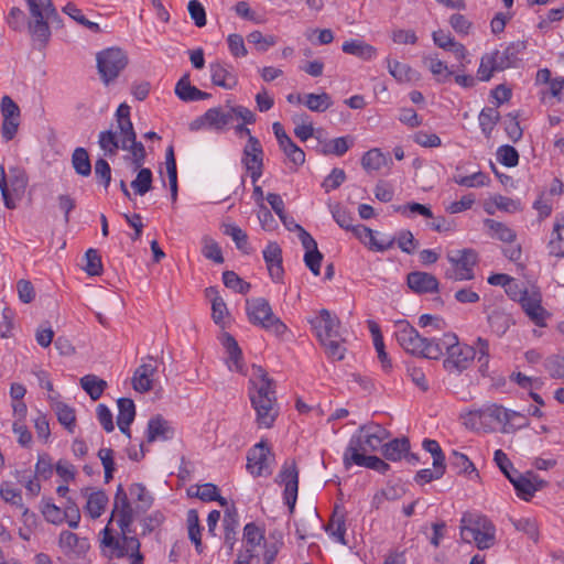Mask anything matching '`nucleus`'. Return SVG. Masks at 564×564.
I'll return each mask as SVG.
<instances>
[{
    "mask_svg": "<svg viewBox=\"0 0 564 564\" xmlns=\"http://www.w3.org/2000/svg\"><path fill=\"white\" fill-rule=\"evenodd\" d=\"M249 398L260 429H270L279 415L273 381L260 366H252Z\"/></svg>",
    "mask_w": 564,
    "mask_h": 564,
    "instance_id": "obj_1",
    "label": "nucleus"
},
{
    "mask_svg": "<svg viewBox=\"0 0 564 564\" xmlns=\"http://www.w3.org/2000/svg\"><path fill=\"white\" fill-rule=\"evenodd\" d=\"M395 327V339L406 352L427 359L436 360L440 358L437 339H429L421 336L408 322H399Z\"/></svg>",
    "mask_w": 564,
    "mask_h": 564,
    "instance_id": "obj_2",
    "label": "nucleus"
},
{
    "mask_svg": "<svg viewBox=\"0 0 564 564\" xmlns=\"http://www.w3.org/2000/svg\"><path fill=\"white\" fill-rule=\"evenodd\" d=\"M440 358L445 354L444 367L448 371L462 372L475 359V351L469 345L460 344L456 334L447 333L437 338Z\"/></svg>",
    "mask_w": 564,
    "mask_h": 564,
    "instance_id": "obj_3",
    "label": "nucleus"
},
{
    "mask_svg": "<svg viewBox=\"0 0 564 564\" xmlns=\"http://www.w3.org/2000/svg\"><path fill=\"white\" fill-rule=\"evenodd\" d=\"M460 536L467 542H475L479 550L491 547L496 541V528L485 516L466 513L462 518Z\"/></svg>",
    "mask_w": 564,
    "mask_h": 564,
    "instance_id": "obj_4",
    "label": "nucleus"
},
{
    "mask_svg": "<svg viewBox=\"0 0 564 564\" xmlns=\"http://www.w3.org/2000/svg\"><path fill=\"white\" fill-rule=\"evenodd\" d=\"M30 20L28 30L33 41L46 44L51 37L50 20L56 15L52 0H25Z\"/></svg>",
    "mask_w": 564,
    "mask_h": 564,
    "instance_id": "obj_5",
    "label": "nucleus"
},
{
    "mask_svg": "<svg viewBox=\"0 0 564 564\" xmlns=\"http://www.w3.org/2000/svg\"><path fill=\"white\" fill-rule=\"evenodd\" d=\"M246 313L252 325L259 326L278 337H283L288 332L286 325L274 315L270 303L263 297L247 300Z\"/></svg>",
    "mask_w": 564,
    "mask_h": 564,
    "instance_id": "obj_6",
    "label": "nucleus"
},
{
    "mask_svg": "<svg viewBox=\"0 0 564 564\" xmlns=\"http://www.w3.org/2000/svg\"><path fill=\"white\" fill-rule=\"evenodd\" d=\"M389 437V432L381 425L361 426L355 433L345 449L344 456H352L356 454H368L383 448V442Z\"/></svg>",
    "mask_w": 564,
    "mask_h": 564,
    "instance_id": "obj_7",
    "label": "nucleus"
},
{
    "mask_svg": "<svg viewBox=\"0 0 564 564\" xmlns=\"http://www.w3.org/2000/svg\"><path fill=\"white\" fill-rule=\"evenodd\" d=\"M97 69L101 82L108 86L113 83L127 67L129 58L119 47H108L96 55Z\"/></svg>",
    "mask_w": 564,
    "mask_h": 564,
    "instance_id": "obj_8",
    "label": "nucleus"
},
{
    "mask_svg": "<svg viewBox=\"0 0 564 564\" xmlns=\"http://www.w3.org/2000/svg\"><path fill=\"white\" fill-rule=\"evenodd\" d=\"M446 258L451 268L445 271V278L453 281H467L475 276L474 268L478 257L473 249L449 250Z\"/></svg>",
    "mask_w": 564,
    "mask_h": 564,
    "instance_id": "obj_9",
    "label": "nucleus"
},
{
    "mask_svg": "<svg viewBox=\"0 0 564 564\" xmlns=\"http://www.w3.org/2000/svg\"><path fill=\"white\" fill-rule=\"evenodd\" d=\"M7 176L4 167L0 165V174L2 175V198L4 206L9 209L17 207V200L22 197L28 185V176L24 171L12 167Z\"/></svg>",
    "mask_w": 564,
    "mask_h": 564,
    "instance_id": "obj_10",
    "label": "nucleus"
},
{
    "mask_svg": "<svg viewBox=\"0 0 564 564\" xmlns=\"http://www.w3.org/2000/svg\"><path fill=\"white\" fill-rule=\"evenodd\" d=\"M275 482L284 486L283 499L290 512H293L299 491V470L294 460L284 462Z\"/></svg>",
    "mask_w": 564,
    "mask_h": 564,
    "instance_id": "obj_11",
    "label": "nucleus"
},
{
    "mask_svg": "<svg viewBox=\"0 0 564 564\" xmlns=\"http://www.w3.org/2000/svg\"><path fill=\"white\" fill-rule=\"evenodd\" d=\"M241 163L250 174L252 183L256 184L263 172V149L253 135H250L243 148Z\"/></svg>",
    "mask_w": 564,
    "mask_h": 564,
    "instance_id": "obj_12",
    "label": "nucleus"
},
{
    "mask_svg": "<svg viewBox=\"0 0 564 564\" xmlns=\"http://www.w3.org/2000/svg\"><path fill=\"white\" fill-rule=\"evenodd\" d=\"M273 454L264 442L256 444L248 453L247 469L254 477L269 476L272 473Z\"/></svg>",
    "mask_w": 564,
    "mask_h": 564,
    "instance_id": "obj_13",
    "label": "nucleus"
},
{
    "mask_svg": "<svg viewBox=\"0 0 564 564\" xmlns=\"http://www.w3.org/2000/svg\"><path fill=\"white\" fill-rule=\"evenodd\" d=\"M519 303L527 316L539 327H545L550 313L542 306V295L536 290L525 289L519 297Z\"/></svg>",
    "mask_w": 564,
    "mask_h": 564,
    "instance_id": "obj_14",
    "label": "nucleus"
},
{
    "mask_svg": "<svg viewBox=\"0 0 564 564\" xmlns=\"http://www.w3.org/2000/svg\"><path fill=\"white\" fill-rule=\"evenodd\" d=\"M134 512L135 510L129 501L128 492L124 490L122 485H119L113 498L111 519L117 518V522L122 534L131 532L130 527L134 521Z\"/></svg>",
    "mask_w": 564,
    "mask_h": 564,
    "instance_id": "obj_15",
    "label": "nucleus"
},
{
    "mask_svg": "<svg viewBox=\"0 0 564 564\" xmlns=\"http://www.w3.org/2000/svg\"><path fill=\"white\" fill-rule=\"evenodd\" d=\"M0 110L2 115V138L6 141H11L18 133L20 127V107L10 96H3L1 99Z\"/></svg>",
    "mask_w": 564,
    "mask_h": 564,
    "instance_id": "obj_16",
    "label": "nucleus"
},
{
    "mask_svg": "<svg viewBox=\"0 0 564 564\" xmlns=\"http://www.w3.org/2000/svg\"><path fill=\"white\" fill-rule=\"evenodd\" d=\"M231 122V112L220 107L208 109L204 115L197 117L189 124L192 131L202 129H210L217 132L224 131L225 128Z\"/></svg>",
    "mask_w": 564,
    "mask_h": 564,
    "instance_id": "obj_17",
    "label": "nucleus"
},
{
    "mask_svg": "<svg viewBox=\"0 0 564 564\" xmlns=\"http://www.w3.org/2000/svg\"><path fill=\"white\" fill-rule=\"evenodd\" d=\"M507 410L502 405L486 404L482 408L470 412V420L478 422L480 425L488 430H496L500 427L503 430L507 420Z\"/></svg>",
    "mask_w": 564,
    "mask_h": 564,
    "instance_id": "obj_18",
    "label": "nucleus"
},
{
    "mask_svg": "<svg viewBox=\"0 0 564 564\" xmlns=\"http://www.w3.org/2000/svg\"><path fill=\"white\" fill-rule=\"evenodd\" d=\"M319 343L340 335V322L328 310L323 308L310 321Z\"/></svg>",
    "mask_w": 564,
    "mask_h": 564,
    "instance_id": "obj_19",
    "label": "nucleus"
},
{
    "mask_svg": "<svg viewBox=\"0 0 564 564\" xmlns=\"http://www.w3.org/2000/svg\"><path fill=\"white\" fill-rule=\"evenodd\" d=\"M156 372L158 366L154 358L151 356L143 358L141 365L133 373V389L141 393L150 391L153 387V380Z\"/></svg>",
    "mask_w": 564,
    "mask_h": 564,
    "instance_id": "obj_20",
    "label": "nucleus"
},
{
    "mask_svg": "<svg viewBox=\"0 0 564 564\" xmlns=\"http://www.w3.org/2000/svg\"><path fill=\"white\" fill-rule=\"evenodd\" d=\"M409 288L415 293H434L438 290L437 279L427 272L414 271L408 274Z\"/></svg>",
    "mask_w": 564,
    "mask_h": 564,
    "instance_id": "obj_21",
    "label": "nucleus"
},
{
    "mask_svg": "<svg viewBox=\"0 0 564 564\" xmlns=\"http://www.w3.org/2000/svg\"><path fill=\"white\" fill-rule=\"evenodd\" d=\"M263 258L273 281L279 282L284 273L282 267V250L276 242H270L263 250Z\"/></svg>",
    "mask_w": 564,
    "mask_h": 564,
    "instance_id": "obj_22",
    "label": "nucleus"
},
{
    "mask_svg": "<svg viewBox=\"0 0 564 564\" xmlns=\"http://www.w3.org/2000/svg\"><path fill=\"white\" fill-rule=\"evenodd\" d=\"M58 545L66 555H83L89 549V542L86 538H79L77 534L64 530L59 534Z\"/></svg>",
    "mask_w": 564,
    "mask_h": 564,
    "instance_id": "obj_23",
    "label": "nucleus"
},
{
    "mask_svg": "<svg viewBox=\"0 0 564 564\" xmlns=\"http://www.w3.org/2000/svg\"><path fill=\"white\" fill-rule=\"evenodd\" d=\"M212 82L225 89H231L237 84V77L232 73V67L221 62H215L209 65Z\"/></svg>",
    "mask_w": 564,
    "mask_h": 564,
    "instance_id": "obj_24",
    "label": "nucleus"
},
{
    "mask_svg": "<svg viewBox=\"0 0 564 564\" xmlns=\"http://www.w3.org/2000/svg\"><path fill=\"white\" fill-rule=\"evenodd\" d=\"M344 464L348 468L351 465H357L360 467H366L381 474H384L389 470V465L383 462L381 458L371 455L365 454H356L352 456H344Z\"/></svg>",
    "mask_w": 564,
    "mask_h": 564,
    "instance_id": "obj_25",
    "label": "nucleus"
},
{
    "mask_svg": "<svg viewBox=\"0 0 564 564\" xmlns=\"http://www.w3.org/2000/svg\"><path fill=\"white\" fill-rule=\"evenodd\" d=\"M432 36L435 45L443 50L452 52L457 59L460 61L466 57V47L462 43L456 42L449 33L443 30H438L434 31Z\"/></svg>",
    "mask_w": 564,
    "mask_h": 564,
    "instance_id": "obj_26",
    "label": "nucleus"
},
{
    "mask_svg": "<svg viewBox=\"0 0 564 564\" xmlns=\"http://www.w3.org/2000/svg\"><path fill=\"white\" fill-rule=\"evenodd\" d=\"M118 416L117 424L119 430L131 437L129 426L133 422L135 416V405L131 399L121 398L118 400Z\"/></svg>",
    "mask_w": 564,
    "mask_h": 564,
    "instance_id": "obj_27",
    "label": "nucleus"
},
{
    "mask_svg": "<svg viewBox=\"0 0 564 564\" xmlns=\"http://www.w3.org/2000/svg\"><path fill=\"white\" fill-rule=\"evenodd\" d=\"M525 48L523 42H513L508 44L502 51L495 50L492 53L497 57L498 64L502 70L512 67L519 61V55Z\"/></svg>",
    "mask_w": 564,
    "mask_h": 564,
    "instance_id": "obj_28",
    "label": "nucleus"
},
{
    "mask_svg": "<svg viewBox=\"0 0 564 564\" xmlns=\"http://www.w3.org/2000/svg\"><path fill=\"white\" fill-rule=\"evenodd\" d=\"M361 165L368 172L379 171L382 167L391 166L392 160L389 153H383L380 149L373 148L362 155Z\"/></svg>",
    "mask_w": 564,
    "mask_h": 564,
    "instance_id": "obj_29",
    "label": "nucleus"
},
{
    "mask_svg": "<svg viewBox=\"0 0 564 564\" xmlns=\"http://www.w3.org/2000/svg\"><path fill=\"white\" fill-rule=\"evenodd\" d=\"M341 50L344 53L354 55L364 61H371L377 56V48L375 46L358 39L346 41Z\"/></svg>",
    "mask_w": 564,
    "mask_h": 564,
    "instance_id": "obj_30",
    "label": "nucleus"
},
{
    "mask_svg": "<svg viewBox=\"0 0 564 564\" xmlns=\"http://www.w3.org/2000/svg\"><path fill=\"white\" fill-rule=\"evenodd\" d=\"M175 94L183 101H196L209 98V94L199 90L189 83V76L184 75L175 85Z\"/></svg>",
    "mask_w": 564,
    "mask_h": 564,
    "instance_id": "obj_31",
    "label": "nucleus"
},
{
    "mask_svg": "<svg viewBox=\"0 0 564 564\" xmlns=\"http://www.w3.org/2000/svg\"><path fill=\"white\" fill-rule=\"evenodd\" d=\"M173 431L167 421L161 416L150 419L148 422L147 441L152 443L155 441H166L172 437Z\"/></svg>",
    "mask_w": 564,
    "mask_h": 564,
    "instance_id": "obj_32",
    "label": "nucleus"
},
{
    "mask_svg": "<svg viewBox=\"0 0 564 564\" xmlns=\"http://www.w3.org/2000/svg\"><path fill=\"white\" fill-rule=\"evenodd\" d=\"M491 332L497 336H503L511 325L514 324L512 316L505 310L496 308L487 317Z\"/></svg>",
    "mask_w": 564,
    "mask_h": 564,
    "instance_id": "obj_33",
    "label": "nucleus"
},
{
    "mask_svg": "<svg viewBox=\"0 0 564 564\" xmlns=\"http://www.w3.org/2000/svg\"><path fill=\"white\" fill-rule=\"evenodd\" d=\"M547 251L550 256L556 258H564V217L556 220L551 232V238L547 243Z\"/></svg>",
    "mask_w": 564,
    "mask_h": 564,
    "instance_id": "obj_34",
    "label": "nucleus"
},
{
    "mask_svg": "<svg viewBox=\"0 0 564 564\" xmlns=\"http://www.w3.org/2000/svg\"><path fill=\"white\" fill-rule=\"evenodd\" d=\"M484 224L487 227L488 234L491 238L498 239L506 243H512L517 238L516 231L503 223L487 218L485 219Z\"/></svg>",
    "mask_w": 564,
    "mask_h": 564,
    "instance_id": "obj_35",
    "label": "nucleus"
},
{
    "mask_svg": "<svg viewBox=\"0 0 564 564\" xmlns=\"http://www.w3.org/2000/svg\"><path fill=\"white\" fill-rule=\"evenodd\" d=\"M108 503V496L102 490L93 491L87 495V502L85 506V511L89 514L90 518L97 519L99 518Z\"/></svg>",
    "mask_w": 564,
    "mask_h": 564,
    "instance_id": "obj_36",
    "label": "nucleus"
},
{
    "mask_svg": "<svg viewBox=\"0 0 564 564\" xmlns=\"http://www.w3.org/2000/svg\"><path fill=\"white\" fill-rule=\"evenodd\" d=\"M223 344L226 347L227 352L229 355L227 361L228 368L231 371L241 372L243 369V365L241 361V350L238 346V343L231 335L225 334Z\"/></svg>",
    "mask_w": 564,
    "mask_h": 564,
    "instance_id": "obj_37",
    "label": "nucleus"
},
{
    "mask_svg": "<svg viewBox=\"0 0 564 564\" xmlns=\"http://www.w3.org/2000/svg\"><path fill=\"white\" fill-rule=\"evenodd\" d=\"M409 449L410 443L408 438H394L383 445L382 454L388 460L398 462L404 457Z\"/></svg>",
    "mask_w": 564,
    "mask_h": 564,
    "instance_id": "obj_38",
    "label": "nucleus"
},
{
    "mask_svg": "<svg viewBox=\"0 0 564 564\" xmlns=\"http://www.w3.org/2000/svg\"><path fill=\"white\" fill-rule=\"evenodd\" d=\"M389 73L400 83H410L419 79V73L408 64L398 61H388Z\"/></svg>",
    "mask_w": 564,
    "mask_h": 564,
    "instance_id": "obj_39",
    "label": "nucleus"
},
{
    "mask_svg": "<svg viewBox=\"0 0 564 564\" xmlns=\"http://www.w3.org/2000/svg\"><path fill=\"white\" fill-rule=\"evenodd\" d=\"M510 482L513 485L517 494L524 500H530L534 492L539 489L538 485L530 478L519 475L509 476Z\"/></svg>",
    "mask_w": 564,
    "mask_h": 564,
    "instance_id": "obj_40",
    "label": "nucleus"
},
{
    "mask_svg": "<svg viewBox=\"0 0 564 564\" xmlns=\"http://www.w3.org/2000/svg\"><path fill=\"white\" fill-rule=\"evenodd\" d=\"M501 70L502 68L498 64L497 57L492 52H489L481 56L477 76L479 80L488 82L491 79L496 72Z\"/></svg>",
    "mask_w": 564,
    "mask_h": 564,
    "instance_id": "obj_41",
    "label": "nucleus"
},
{
    "mask_svg": "<svg viewBox=\"0 0 564 564\" xmlns=\"http://www.w3.org/2000/svg\"><path fill=\"white\" fill-rule=\"evenodd\" d=\"M187 531L189 540L195 544L198 554L203 552L202 528L199 525L198 512L195 509L187 511Z\"/></svg>",
    "mask_w": 564,
    "mask_h": 564,
    "instance_id": "obj_42",
    "label": "nucleus"
},
{
    "mask_svg": "<svg viewBox=\"0 0 564 564\" xmlns=\"http://www.w3.org/2000/svg\"><path fill=\"white\" fill-rule=\"evenodd\" d=\"M129 495L137 503V511H147L153 503V497L142 484H132L129 487Z\"/></svg>",
    "mask_w": 564,
    "mask_h": 564,
    "instance_id": "obj_43",
    "label": "nucleus"
},
{
    "mask_svg": "<svg viewBox=\"0 0 564 564\" xmlns=\"http://www.w3.org/2000/svg\"><path fill=\"white\" fill-rule=\"evenodd\" d=\"M153 175L150 169L140 167L135 178L131 182V187L135 195L143 196L152 189Z\"/></svg>",
    "mask_w": 564,
    "mask_h": 564,
    "instance_id": "obj_44",
    "label": "nucleus"
},
{
    "mask_svg": "<svg viewBox=\"0 0 564 564\" xmlns=\"http://www.w3.org/2000/svg\"><path fill=\"white\" fill-rule=\"evenodd\" d=\"M224 234L231 237L237 249L248 254L251 251L248 235L240 227L235 224H228L224 226Z\"/></svg>",
    "mask_w": 564,
    "mask_h": 564,
    "instance_id": "obj_45",
    "label": "nucleus"
},
{
    "mask_svg": "<svg viewBox=\"0 0 564 564\" xmlns=\"http://www.w3.org/2000/svg\"><path fill=\"white\" fill-rule=\"evenodd\" d=\"M80 386L96 401L101 397L107 382L95 375H87L80 379Z\"/></svg>",
    "mask_w": 564,
    "mask_h": 564,
    "instance_id": "obj_46",
    "label": "nucleus"
},
{
    "mask_svg": "<svg viewBox=\"0 0 564 564\" xmlns=\"http://www.w3.org/2000/svg\"><path fill=\"white\" fill-rule=\"evenodd\" d=\"M192 487L189 489V494L196 496L203 501H218L220 506L225 507L227 505V500L218 495V488L213 484H204L202 486H196L195 491H193Z\"/></svg>",
    "mask_w": 564,
    "mask_h": 564,
    "instance_id": "obj_47",
    "label": "nucleus"
},
{
    "mask_svg": "<svg viewBox=\"0 0 564 564\" xmlns=\"http://www.w3.org/2000/svg\"><path fill=\"white\" fill-rule=\"evenodd\" d=\"M470 348L475 351V358L479 364V370L482 375L486 373L489 365V341L482 337H478Z\"/></svg>",
    "mask_w": 564,
    "mask_h": 564,
    "instance_id": "obj_48",
    "label": "nucleus"
},
{
    "mask_svg": "<svg viewBox=\"0 0 564 564\" xmlns=\"http://www.w3.org/2000/svg\"><path fill=\"white\" fill-rule=\"evenodd\" d=\"M424 64L436 77L438 83H446L453 76V72L448 68V66L438 58L432 56L425 57Z\"/></svg>",
    "mask_w": 564,
    "mask_h": 564,
    "instance_id": "obj_49",
    "label": "nucleus"
},
{
    "mask_svg": "<svg viewBox=\"0 0 564 564\" xmlns=\"http://www.w3.org/2000/svg\"><path fill=\"white\" fill-rule=\"evenodd\" d=\"M510 521L517 531L524 533L534 543L539 541V528L534 519L522 517Z\"/></svg>",
    "mask_w": 564,
    "mask_h": 564,
    "instance_id": "obj_50",
    "label": "nucleus"
},
{
    "mask_svg": "<svg viewBox=\"0 0 564 564\" xmlns=\"http://www.w3.org/2000/svg\"><path fill=\"white\" fill-rule=\"evenodd\" d=\"M72 164L76 173L88 176L91 173V164L88 152L84 148H76L72 155Z\"/></svg>",
    "mask_w": 564,
    "mask_h": 564,
    "instance_id": "obj_51",
    "label": "nucleus"
},
{
    "mask_svg": "<svg viewBox=\"0 0 564 564\" xmlns=\"http://www.w3.org/2000/svg\"><path fill=\"white\" fill-rule=\"evenodd\" d=\"M304 98L303 102L311 111L323 112L333 105L330 96L326 93L307 94Z\"/></svg>",
    "mask_w": 564,
    "mask_h": 564,
    "instance_id": "obj_52",
    "label": "nucleus"
},
{
    "mask_svg": "<svg viewBox=\"0 0 564 564\" xmlns=\"http://www.w3.org/2000/svg\"><path fill=\"white\" fill-rule=\"evenodd\" d=\"M58 422L64 425L69 432H74L75 427V410L63 402H56L53 406Z\"/></svg>",
    "mask_w": 564,
    "mask_h": 564,
    "instance_id": "obj_53",
    "label": "nucleus"
},
{
    "mask_svg": "<svg viewBox=\"0 0 564 564\" xmlns=\"http://www.w3.org/2000/svg\"><path fill=\"white\" fill-rule=\"evenodd\" d=\"M321 345L325 348V352L332 360H343L346 354V348L344 346V339L341 335L338 337L329 338L327 340L321 341Z\"/></svg>",
    "mask_w": 564,
    "mask_h": 564,
    "instance_id": "obj_54",
    "label": "nucleus"
},
{
    "mask_svg": "<svg viewBox=\"0 0 564 564\" xmlns=\"http://www.w3.org/2000/svg\"><path fill=\"white\" fill-rule=\"evenodd\" d=\"M454 182L465 187H482L488 186L490 177L484 172H475L470 175H456Z\"/></svg>",
    "mask_w": 564,
    "mask_h": 564,
    "instance_id": "obj_55",
    "label": "nucleus"
},
{
    "mask_svg": "<svg viewBox=\"0 0 564 564\" xmlns=\"http://www.w3.org/2000/svg\"><path fill=\"white\" fill-rule=\"evenodd\" d=\"M264 540L263 531L254 523L246 524L243 529V541L247 545V551L252 552Z\"/></svg>",
    "mask_w": 564,
    "mask_h": 564,
    "instance_id": "obj_56",
    "label": "nucleus"
},
{
    "mask_svg": "<svg viewBox=\"0 0 564 564\" xmlns=\"http://www.w3.org/2000/svg\"><path fill=\"white\" fill-rule=\"evenodd\" d=\"M326 532L330 536H333L337 542L345 545L346 544V540H345L346 525H345L344 517L334 513L326 527Z\"/></svg>",
    "mask_w": 564,
    "mask_h": 564,
    "instance_id": "obj_57",
    "label": "nucleus"
},
{
    "mask_svg": "<svg viewBox=\"0 0 564 564\" xmlns=\"http://www.w3.org/2000/svg\"><path fill=\"white\" fill-rule=\"evenodd\" d=\"M98 143L100 148L104 150L105 155L108 156H115L118 152L119 147V140L116 137V133L111 130L101 131L99 133Z\"/></svg>",
    "mask_w": 564,
    "mask_h": 564,
    "instance_id": "obj_58",
    "label": "nucleus"
},
{
    "mask_svg": "<svg viewBox=\"0 0 564 564\" xmlns=\"http://www.w3.org/2000/svg\"><path fill=\"white\" fill-rule=\"evenodd\" d=\"M63 11L69 15L73 20H75L77 23L82 24L83 26L87 28L94 33H98L100 31V28L97 23L89 21L85 18L82 10L78 9L74 3H67Z\"/></svg>",
    "mask_w": 564,
    "mask_h": 564,
    "instance_id": "obj_59",
    "label": "nucleus"
},
{
    "mask_svg": "<svg viewBox=\"0 0 564 564\" xmlns=\"http://www.w3.org/2000/svg\"><path fill=\"white\" fill-rule=\"evenodd\" d=\"M500 118L499 111L495 108H485L479 115V124L486 135H490Z\"/></svg>",
    "mask_w": 564,
    "mask_h": 564,
    "instance_id": "obj_60",
    "label": "nucleus"
},
{
    "mask_svg": "<svg viewBox=\"0 0 564 564\" xmlns=\"http://www.w3.org/2000/svg\"><path fill=\"white\" fill-rule=\"evenodd\" d=\"M280 148L295 167L301 166L305 162L304 151L299 148L292 140L285 141L284 144H282Z\"/></svg>",
    "mask_w": 564,
    "mask_h": 564,
    "instance_id": "obj_61",
    "label": "nucleus"
},
{
    "mask_svg": "<svg viewBox=\"0 0 564 564\" xmlns=\"http://www.w3.org/2000/svg\"><path fill=\"white\" fill-rule=\"evenodd\" d=\"M449 460H451V466L454 469H456L458 473H465V474L475 473V475L478 476L474 464L469 460V458L465 454L454 451L452 453Z\"/></svg>",
    "mask_w": 564,
    "mask_h": 564,
    "instance_id": "obj_62",
    "label": "nucleus"
},
{
    "mask_svg": "<svg viewBox=\"0 0 564 564\" xmlns=\"http://www.w3.org/2000/svg\"><path fill=\"white\" fill-rule=\"evenodd\" d=\"M131 153V163L134 171H138L143 164L145 160V149L144 145L137 141H128V149H126Z\"/></svg>",
    "mask_w": 564,
    "mask_h": 564,
    "instance_id": "obj_63",
    "label": "nucleus"
},
{
    "mask_svg": "<svg viewBox=\"0 0 564 564\" xmlns=\"http://www.w3.org/2000/svg\"><path fill=\"white\" fill-rule=\"evenodd\" d=\"M498 161L508 167H513L519 163V153L511 145H501L497 151Z\"/></svg>",
    "mask_w": 564,
    "mask_h": 564,
    "instance_id": "obj_64",
    "label": "nucleus"
}]
</instances>
